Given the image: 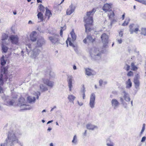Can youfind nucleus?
Segmentation results:
<instances>
[{"label":"nucleus","mask_w":146,"mask_h":146,"mask_svg":"<svg viewBox=\"0 0 146 146\" xmlns=\"http://www.w3.org/2000/svg\"><path fill=\"white\" fill-rule=\"evenodd\" d=\"M95 9L94 8L91 11L87 12L86 16L84 17V21L86 23L85 24L86 31H91V29L89 27V26L92 25L93 22V16L96 11Z\"/></svg>","instance_id":"f257e3e1"},{"label":"nucleus","mask_w":146,"mask_h":146,"mask_svg":"<svg viewBox=\"0 0 146 146\" xmlns=\"http://www.w3.org/2000/svg\"><path fill=\"white\" fill-rule=\"evenodd\" d=\"M8 143L11 146H13L16 143L18 144L19 146H23V142L19 141L16 133L13 131H9L8 133Z\"/></svg>","instance_id":"f03ea898"},{"label":"nucleus","mask_w":146,"mask_h":146,"mask_svg":"<svg viewBox=\"0 0 146 146\" xmlns=\"http://www.w3.org/2000/svg\"><path fill=\"white\" fill-rule=\"evenodd\" d=\"M26 48L28 54L31 51L30 56L33 59L37 58L38 56L41 52L39 48L36 46H35L32 49V45L30 44L26 45Z\"/></svg>","instance_id":"7ed1b4c3"},{"label":"nucleus","mask_w":146,"mask_h":146,"mask_svg":"<svg viewBox=\"0 0 146 146\" xmlns=\"http://www.w3.org/2000/svg\"><path fill=\"white\" fill-rule=\"evenodd\" d=\"M7 67L2 66L1 67V73L0 77V85H3V80H6L8 78L9 73Z\"/></svg>","instance_id":"20e7f679"},{"label":"nucleus","mask_w":146,"mask_h":146,"mask_svg":"<svg viewBox=\"0 0 146 146\" xmlns=\"http://www.w3.org/2000/svg\"><path fill=\"white\" fill-rule=\"evenodd\" d=\"M90 54L91 58L93 60H98L101 58V52L98 48H92L91 49Z\"/></svg>","instance_id":"39448f33"},{"label":"nucleus","mask_w":146,"mask_h":146,"mask_svg":"<svg viewBox=\"0 0 146 146\" xmlns=\"http://www.w3.org/2000/svg\"><path fill=\"white\" fill-rule=\"evenodd\" d=\"M122 95L123 96L119 97L120 100L124 108H127V104L124 101L127 102H129L130 98L129 94L125 91L123 92Z\"/></svg>","instance_id":"423d86ee"},{"label":"nucleus","mask_w":146,"mask_h":146,"mask_svg":"<svg viewBox=\"0 0 146 146\" xmlns=\"http://www.w3.org/2000/svg\"><path fill=\"white\" fill-rule=\"evenodd\" d=\"M25 99L23 97L20 98L18 102L17 106H20L21 110H30L32 107L31 106L25 104Z\"/></svg>","instance_id":"0eeeda50"},{"label":"nucleus","mask_w":146,"mask_h":146,"mask_svg":"<svg viewBox=\"0 0 146 146\" xmlns=\"http://www.w3.org/2000/svg\"><path fill=\"white\" fill-rule=\"evenodd\" d=\"M111 3H106L105 4L103 7V10L106 12H108V15L109 18L112 19L114 16V14L113 11L110 9L111 8Z\"/></svg>","instance_id":"6e6552de"},{"label":"nucleus","mask_w":146,"mask_h":146,"mask_svg":"<svg viewBox=\"0 0 146 146\" xmlns=\"http://www.w3.org/2000/svg\"><path fill=\"white\" fill-rule=\"evenodd\" d=\"M2 98L4 100L6 103V104L7 106H17L18 102H17V100L15 98H10L8 96L6 97L5 96H2Z\"/></svg>","instance_id":"1a4fd4ad"},{"label":"nucleus","mask_w":146,"mask_h":146,"mask_svg":"<svg viewBox=\"0 0 146 146\" xmlns=\"http://www.w3.org/2000/svg\"><path fill=\"white\" fill-rule=\"evenodd\" d=\"M51 36H49L48 38L52 44H55L60 43V39L59 35L56 33H51Z\"/></svg>","instance_id":"9d476101"},{"label":"nucleus","mask_w":146,"mask_h":146,"mask_svg":"<svg viewBox=\"0 0 146 146\" xmlns=\"http://www.w3.org/2000/svg\"><path fill=\"white\" fill-rule=\"evenodd\" d=\"M139 26L137 25L132 24L129 26V31L130 34H132L134 32L136 33L139 31Z\"/></svg>","instance_id":"9b49d317"},{"label":"nucleus","mask_w":146,"mask_h":146,"mask_svg":"<svg viewBox=\"0 0 146 146\" xmlns=\"http://www.w3.org/2000/svg\"><path fill=\"white\" fill-rule=\"evenodd\" d=\"M45 43L46 41L44 38L42 37H40L38 39L35 46L39 48L45 44Z\"/></svg>","instance_id":"f8f14e48"},{"label":"nucleus","mask_w":146,"mask_h":146,"mask_svg":"<svg viewBox=\"0 0 146 146\" xmlns=\"http://www.w3.org/2000/svg\"><path fill=\"white\" fill-rule=\"evenodd\" d=\"M9 39L13 44H17L19 41V38L17 35H11L9 37Z\"/></svg>","instance_id":"ddd939ff"},{"label":"nucleus","mask_w":146,"mask_h":146,"mask_svg":"<svg viewBox=\"0 0 146 146\" xmlns=\"http://www.w3.org/2000/svg\"><path fill=\"white\" fill-rule=\"evenodd\" d=\"M95 95L94 94L92 93L90 95L89 106L92 108L95 107Z\"/></svg>","instance_id":"4468645a"},{"label":"nucleus","mask_w":146,"mask_h":146,"mask_svg":"<svg viewBox=\"0 0 146 146\" xmlns=\"http://www.w3.org/2000/svg\"><path fill=\"white\" fill-rule=\"evenodd\" d=\"M101 38L104 46H106L108 42V36L106 33H103L101 35Z\"/></svg>","instance_id":"2eb2a0df"},{"label":"nucleus","mask_w":146,"mask_h":146,"mask_svg":"<svg viewBox=\"0 0 146 146\" xmlns=\"http://www.w3.org/2000/svg\"><path fill=\"white\" fill-rule=\"evenodd\" d=\"M76 6L72 4L69 6V8L67 9L66 12V14L67 15H70L74 12L76 9Z\"/></svg>","instance_id":"dca6fc26"},{"label":"nucleus","mask_w":146,"mask_h":146,"mask_svg":"<svg viewBox=\"0 0 146 146\" xmlns=\"http://www.w3.org/2000/svg\"><path fill=\"white\" fill-rule=\"evenodd\" d=\"M43 83L50 88H52L54 85V82L49 80L48 79L44 78L42 79Z\"/></svg>","instance_id":"f3484780"},{"label":"nucleus","mask_w":146,"mask_h":146,"mask_svg":"<svg viewBox=\"0 0 146 146\" xmlns=\"http://www.w3.org/2000/svg\"><path fill=\"white\" fill-rule=\"evenodd\" d=\"M111 104L112 107L114 109H116L120 104L118 101L115 99H113L111 100Z\"/></svg>","instance_id":"a211bd4d"},{"label":"nucleus","mask_w":146,"mask_h":146,"mask_svg":"<svg viewBox=\"0 0 146 146\" xmlns=\"http://www.w3.org/2000/svg\"><path fill=\"white\" fill-rule=\"evenodd\" d=\"M73 77L71 76H68L67 78V82L68 83V86L69 88V91H71L72 88V82L73 80Z\"/></svg>","instance_id":"6ab92c4d"},{"label":"nucleus","mask_w":146,"mask_h":146,"mask_svg":"<svg viewBox=\"0 0 146 146\" xmlns=\"http://www.w3.org/2000/svg\"><path fill=\"white\" fill-rule=\"evenodd\" d=\"M139 76L138 74H137L135 76L134 78V82L136 88H137L139 85L140 83L139 80Z\"/></svg>","instance_id":"aec40b11"},{"label":"nucleus","mask_w":146,"mask_h":146,"mask_svg":"<svg viewBox=\"0 0 146 146\" xmlns=\"http://www.w3.org/2000/svg\"><path fill=\"white\" fill-rule=\"evenodd\" d=\"M86 126L87 129L91 130L98 129V127L97 126L93 125L90 123H88L86 125Z\"/></svg>","instance_id":"412c9836"},{"label":"nucleus","mask_w":146,"mask_h":146,"mask_svg":"<svg viewBox=\"0 0 146 146\" xmlns=\"http://www.w3.org/2000/svg\"><path fill=\"white\" fill-rule=\"evenodd\" d=\"M30 38L32 42H35L36 40L37 33L35 31L32 32L30 35Z\"/></svg>","instance_id":"4be33fe9"},{"label":"nucleus","mask_w":146,"mask_h":146,"mask_svg":"<svg viewBox=\"0 0 146 146\" xmlns=\"http://www.w3.org/2000/svg\"><path fill=\"white\" fill-rule=\"evenodd\" d=\"M68 41L69 42V45L70 46H72L74 48V50L76 51L77 49L76 48V46L74 45L72 42L71 40V38H68V39L66 41V43L67 44V46H68Z\"/></svg>","instance_id":"5701e85b"},{"label":"nucleus","mask_w":146,"mask_h":146,"mask_svg":"<svg viewBox=\"0 0 146 146\" xmlns=\"http://www.w3.org/2000/svg\"><path fill=\"white\" fill-rule=\"evenodd\" d=\"M76 98V97L72 94H70L68 96V99L69 102L74 104V100Z\"/></svg>","instance_id":"b1692460"},{"label":"nucleus","mask_w":146,"mask_h":146,"mask_svg":"<svg viewBox=\"0 0 146 146\" xmlns=\"http://www.w3.org/2000/svg\"><path fill=\"white\" fill-rule=\"evenodd\" d=\"M70 34L72 38V41L74 42L76 39V36L74 32V29H72Z\"/></svg>","instance_id":"393cba45"},{"label":"nucleus","mask_w":146,"mask_h":146,"mask_svg":"<svg viewBox=\"0 0 146 146\" xmlns=\"http://www.w3.org/2000/svg\"><path fill=\"white\" fill-rule=\"evenodd\" d=\"M40 90L42 92H44L48 90V88L45 85L42 84L40 85Z\"/></svg>","instance_id":"a878e982"},{"label":"nucleus","mask_w":146,"mask_h":146,"mask_svg":"<svg viewBox=\"0 0 146 146\" xmlns=\"http://www.w3.org/2000/svg\"><path fill=\"white\" fill-rule=\"evenodd\" d=\"M52 15V14L50 11L48 9L46 8V13L45 14L46 17H47V19L48 20Z\"/></svg>","instance_id":"bb28decb"},{"label":"nucleus","mask_w":146,"mask_h":146,"mask_svg":"<svg viewBox=\"0 0 146 146\" xmlns=\"http://www.w3.org/2000/svg\"><path fill=\"white\" fill-rule=\"evenodd\" d=\"M72 142V144L74 145H75L77 144L78 140L77 137L76 135L74 136Z\"/></svg>","instance_id":"cd10ccee"},{"label":"nucleus","mask_w":146,"mask_h":146,"mask_svg":"<svg viewBox=\"0 0 146 146\" xmlns=\"http://www.w3.org/2000/svg\"><path fill=\"white\" fill-rule=\"evenodd\" d=\"M126 88H129L132 86V82H131L130 79H129L126 82Z\"/></svg>","instance_id":"c85d7f7f"},{"label":"nucleus","mask_w":146,"mask_h":146,"mask_svg":"<svg viewBox=\"0 0 146 146\" xmlns=\"http://www.w3.org/2000/svg\"><path fill=\"white\" fill-rule=\"evenodd\" d=\"M27 99V101L30 103L34 102L35 100V97L29 96Z\"/></svg>","instance_id":"c756f323"},{"label":"nucleus","mask_w":146,"mask_h":146,"mask_svg":"<svg viewBox=\"0 0 146 146\" xmlns=\"http://www.w3.org/2000/svg\"><path fill=\"white\" fill-rule=\"evenodd\" d=\"M92 70L88 68L86 69V74L88 76L92 75Z\"/></svg>","instance_id":"7c9ffc66"},{"label":"nucleus","mask_w":146,"mask_h":146,"mask_svg":"<svg viewBox=\"0 0 146 146\" xmlns=\"http://www.w3.org/2000/svg\"><path fill=\"white\" fill-rule=\"evenodd\" d=\"M5 56L3 55L2 57L1 58V64L2 66L4 65L6 63V62L4 59Z\"/></svg>","instance_id":"2f4dec72"},{"label":"nucleus","mask_w":146,"mask_h":146,"mask_svg":"<svg viewBox=\"0 0 146 146\" xmlns=\"http://www.w3.org/2000/svg\"><path fill=\"white\" fill-rule=\"evenodd\" d=\"M9 139H8V135H7V138L6 139L5 142L1 144V146H7V145H9L8 143Z\"/></svg>","instance_id":"473e14b6"},{"label":"nucleus","mask_w":146,"mask_h":146,"mask_svg":"<svg viewBox=\"0 0 146 146\" xmlns=\"http://www.w3.org/2000/svg\"><path fill=\"white\" fill-rule=\"evenodd\" d=\"M2 52L6 53L7 52L8 49V47L5 46H1Z\"/></svg>","instance_id":"72a5a7b5"},{"label":"nucleus","mask_w":146,"mask_h":146,"mask_svg":"<svg viewBox=\"0 0 146 146\" xmlns=\"http://www.w3.org/2000/svg\"><path fill=\"white\" fill-rule=\"evenodd\" d=\"M38 17L40 20L39 22L42 21L43 20V15L41 12H39L37 15Z\"/></svg>","instance_id":"f704fd0d"},{"label":"nucleus","mask_w":146,"mask_h":146,"mask_svg":"<svg viewBox=\"0 0 146 146\" xmlns=\"http://www.w3.org/2000/svg\"><path fill=\"white\" fill-rule=\"evenodd\" d=\"M131 70L133 71H136L137 69V68L135 66V63L134 62H132L131 64Z\"/></svg>","instance_id":"c9c22d12"},{"label":"nucleus","mask_w":146,"mask_h":146,"mask_svg":"<svg viewBox=\"0 0 146 146\" xmlns=\"http://www.w3.org/2000/svg\"><path fill=\"white\" fill-rule=\"evenodd\" d=\"M8 37V36L5 33H3L2 35L1 40H7Z\"/></svg>","instance_id":"e433bc0d"},{"label":"nucleus","mask_w":146,"mask_h":146,"mask_svg":"<svg viewBox=\"0 0 146 146\" xmlns=\"http://www.w3.org/2000/svg\"><path fill=\"white\" fill-rule=\"evenodd\" d=\"M49 75L50 78L51 79L52 78H54L55 76V74L54 73L51 71H50V72Z\"/></svg>","instance_id":"4c0bfd02"},{"label":"nucleus","mask_w":146,"mask_h":146,"mask_svg":"<svg viewBox=\"0 0 146 146\" xmlns=\"http://www.w3.org/2000/svg\"><path fill=\"white\" fill-rule=\"evenodd\" d=\"M39 9L40 12H43L45 11V8L44 6L41 4H40Z\"/></svg>","instance_id":"58836bf2"},{"label":"nucleus","mask_w":146,"mask_h":146,"mask_svg":"<svg viewBox=\"0 0 146 146\" xmlns=\"http://www.w3.org/2000/svg\"><path fill=\"white\" fill-rule=\"evenodd\" d=\"M86 38L92 42H93L94 41V39H93L92 37L90 35H88Z\"/></svg>","instance_id":"ea45409f"},{"label":"nucleus","mask_w":146,"mask_h":146,"mask_svg":"<svg viewBox=\"0 0 146 146\" xmlns=\"http://www.w3.org/2000/svg\"><path fill=\"white\" fill-rule=\"evenodd\" d=\"M141 34L144 36H145L146 35V28H142L141 29Z\"/></svg>","instance_id":"a19ab883"},{"label":"nucleus","mask_w":146,"mask_h":146,"mask_svg":"<svg viewBox=\"0 0 146 146\" xmlns=\"http://www.w3.org/2000/svg\"><path fill=\"white\" fill-rule=\"evenodd\" d=\"M6 40H1V42H1V46H5V45L7 44V43L6 41Z\"/></svg>","instance_id":"79ce46f5"},{"label":"nucleus","mask_w":146,"mask_h":146,"mask_svg":"<svg viewBox=\"0 0 146 146\" xmlns=\"http://www.w3.org/2000/svg\"><path fill=\"white\" fill-rule=\"evenodd\" d=\"M130 20L128 19L127 21L125 20L124 22L122 24V25L123 26H125L127 25L129 23Z\"/></svg>","instance_id":"37998d69"},{"label":"nucleus","mask_w":146,"mask_h":146,"mask_svg":"<svg viewBox=\"0 0 146 146\" xmlns=\"http://www.w3.org/2000/svg\"><path fill=\"white\" fill-rule=\"evenodd\" d=\"M66 29V27H65V28L64 29H63V28H62V29L60 31V36L62 37L63 36V30H64L65 29Z\"/></svg>","instance_id":"c03bdc74"},{"label":"nucleus","mask_w":146,"mask_h":146,"mask_svg":"<svg viewBox=\"0 0 146 146\" xmlns=\"http://www.w3.org/2000/svg\"><path fill=\"white\" fill-rule=\"evenodd\" d=\"M84 86V88H83V99H84L85 98V92L86 91L85 90V88L84 87V86Z\"/></svg>","instance_id":"a18cd8bd"},{"label":"nucleus","mask_w":146,"mask_h":146,"mask_svg":"<svg viewBox=\"0 0 146 146\" xmlns=\"http://www.w3.org/2000/svg\"><path fill=\"white\" fill-rule=\"evenodd\" d=\"M133 72L131 71H129L127 74V75L128 76H133Z\"/></svg>","instance_id":"49530a36"},{"label":"nucleus","mask_w":146,"mask_h":146,"mask_svg":"<svg viewBox=\"0 0 146 146\" xmlns=\"http://www.w3.org/2000/svg\"><path fill=\"white\" fill-rule=\"evenodd\" d=\"M125 68H126V70L127 71H128L130 69V67L129 66L128 64H126L125 66Z\"/></svg>","instance_id":"de8ad7c7"},{"label":"nucleus","mask_w":146,"mask_h":146,"mask_svg":"<svg viewBox=\"0 0 146 146\" xmlns=\"http://www.w3.org/2000/svg\"><path fill=\"white\" fill-rule=\"evenodd\" d=\"M106 145L108 146H113V142H111L110 143H108Z\"/></svg>","instance_id":"09e8293b"},{"label":"nucleus","mask_w":146,"mask_h":146,"mask_svg":"<svg viewBox=\"0 0 146 146\" xmlns=\"http://www.w3.org/2000/svg\"><path fill=\"white\" fill-rule=\"evenodd\" d=\"M146 139V137L144 136V137H143L141 139V142H144L145 141V140Z\"/></svg>","instance_id":"8fccbe9b"},{"label":"nucleus","mask_w":146,"mask_h":146,"mask_svg":"<svg viewBox=\"0 0 146 146\" xmlns=\"http://www.w3.org/2000/svg\"><path fill=\"white\" fill-rule=\"evenodd\" d=\"M143 127H142V128L141 130V131H143L144 132V131L145 130V123H144L143 124Z\"/></svg>","instance_id":"3c124183"},{"label":"nucleus","mask_w":146,"mask_h":146,"mask_svg":"<svg viewBox=\"0 0 146 146\" xmlns=\"http://www.w3.org/2000/svg\"><path fill=\"white\" fill-rule=\"evenodd\" d=\"M36 94L37 96L36 97V99H38L39 96L40 95V93L39 92H38L37 93H36Z\"/></svg>","instance_id":"603ef678"},{"label":"nucleus","mask_w":146,"mask_h":146,"mask_svg":"<svg viewBox=\"0 0 146 146\" xmlns=\"http://www.w3.org/2000/svg\"><path fill=\"white\" fill-rule=\"evenodd\" d=\"M103 82L102 80H99V85L100 86H102V85L103 84Z\"/></svg>","instance_id":"864d4df0"},{"label":"nucleus","mask_w":146,"mask_h":146,"mask_svg":"<svg viewBox=\"0 0 146 146\" xmlns=\"http://www.w3.org/2000/svg\"><path fill=\"white\" fill-rule=\"evenodd\" d=\"M123 32L121 31H120L119 33V35L120 37H122L123 35Z\"/></svg>","instance_id":"5fc2aeb1"},{"label":"nucleus","mask_w":146,"mask_h":146,"mask_svg":"<svg viewBox=\"0 0 146 146\" xmlns=\"http://www.w3.org/2000/svg\"><path fill=\"white\" fill-rule=\"evenodd\" d=\"M141 3L146 5V0H142Z\"/></svg>","instance_id":"6e6d98bb"},{"label":"nucleus","mask_w":146,"mask_h":146,"mask_svg":"<svg viewBox=\"0 0 146 146\" xmlns=\"http://www.w3.org/2000/svg\"><path fill=\"white\" fill-rule=\"evenodd\" d=\"M79 105L80 106H82L83 104V103L82 102H79L78 101H77Z\"/></svg>","instance_id":"4d7b16f0"},{"label":"nucleus","mask_w":146,"mask_h":146,"mask_svg":"<svg viewBox=\"0 0 146 146\" xmlns=\"http://www.w3.org/2000/svg\"><path fill=\"white\" fill-rule=\"evenodd\" d=\"M3 93V88L0 86V93L2 94Z\"/></svg>","instance_id":"13d9d810"},{"label":"nucleus","mask_w":146,"mask_h":146,"mask_svg":"<svg viewBox=\"0 0 146 146\" xmlns=\"http://www.w3.org/2000/svg\"><path fill=\"white\" fill-rule=\"evenodd\" d=\"M117 41L119 43L121 44L122 43V41L121 39H118L117 40Z\"/></svg>","instance_id":"bf43d9fd"},{"label":"nucleus","mask_w":146,"mask_h":146,"mask_svg":"<svg viewBox=\"0 0 146 146\" xmlns=\"http://www.w3.org/2000/svg\"><path fill=\"white\" fill-rule=\"evenodd\" d=\"M87 131L86 130L85 131V132L83 133V135L85 136H86V133H87Z\"/></svg>","instance_id":"052dcab7"},{"label":"nucleus","mask_w":146,"mask_h":146,"mask_svg":"<svg viewBox=\"0 0 146 146\" xmlns=\"http://www.w3.org/2000/svg\"><path fill=\"white\" fill-rule=\"evenodd\" d=\"M73 69L74 70H76L77 69L75 65H74L73 66Z\"/></svg>","instance_id":"680f3d73"},{"label":"nucleus","mask_w":146,"mask_h":146,"mask_svg":"<svg viewBox=\"0 0 146 146\" xmlns=\"http://www.w3.org/2000/svg\"><path fill=\"white\" fill-rule=\"evenodd\" d=\"M52 129V128L51 127H48L47 130L48 131H50Z\"/></svg>","instance_id":"e2e57ef3"},{"label":"nucleus","mask_w":146,"mask_h":146,"mask_svg":"<svg viewBox=\"0 0 146 146\" xmlns=\"http://www.w3.org/2000/svg\"><path fill=\"white\" fill-rule=\"evenodd\" d=\"M86 38H86L83 40V42L84 43H86Z\"/></svg>","instance_id":"0e129e2a"},{"label":"nucleus","mask_w":146,"mask_h":146,"mask_svg":"<svg viewBox=\"0 0 146 146\" xmlns=\"http://www.w3.org/2000/svg\"><path fill=\"white\" fill-rule=\"evenodd\" d=\"M37 0V2L38 3L42 2V1L41 0Z\"/></svg>","instance_id":"69168bd1"},{"label":"nucleus","mask_w":146,"mask_h":146,"mask_svg":"<svg viewBox=\"0 0 146 146\" xmlns=\"http://www.w3.org/2000/svg\"><path fill=\"white\" fill-rule=\"evenodd\" d=\"M143 132V131H141L140 133V136H141Z\"/></svg>","instance_id":"338daca9"},{"label":"nucleus","mask_w":146,"mask_h":146,"mask_svg":"<svg viewBox=\"0 0 146 146\" xmlns=\"http://www.w3.org/2000/svg\"><path fill=\"white\" fill-rule=\"evenodd\" d=\"M52 121H53L52 120L49 121H48V122L47 123V124H49V123H51V122H52Z\"/></svg>","instance_id":"774afa93"}]
</instances>
